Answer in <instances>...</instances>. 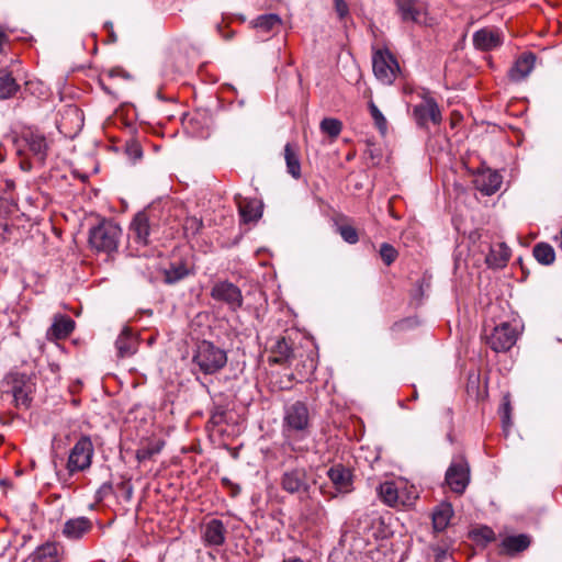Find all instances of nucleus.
I'll use <instances>...</instances> for the list:
<instances>
[{
  "mask_svg": "<svg viewBox=\"0 0 562 562\" xmlns=\"http://www.w3.org/2000/svg\"><path fill=\"white\" fill-rule=\"evenodd\" d=\"M165 446V441L159 438L143 440L136 451V459L139 463L149 461L159 454Z\"/></svg>",
  "mask_w": 562,
  "mask_h": 562,
  "instance_id": "obj_22",
  "label": "nucleus"
},
{
  "mask_svg": "<svg viewBox=\"0 0 562 562\" xmlns=\"http://www.w3.org/2000/svg\"><path fill=\"white\" fill-rule=\"evenodd\" d=\"M137 345L138 342L136 337L128 328H124L115 341L117 356L125 358L134 355L137 350Z\"/></svg>",
  "mask_w": 562,
  "mask_h": 562,
  "instance_id": "obj_25",
  "label": "nucleus"
},
{
  "mask_svg": "<svg viewBox=\"0 0 562 562\" xmlns=\"http://www.w3.org/2000/svg\"><path fill=\"white\" fill-rule=\"evenodd\" d=\"M0 486H7V481H0Z\"/></svg>",
  "mask_w": 562,
  "mask_h": 562,
  "instance_id": "obj_55",
  "label": "nucleus"
},
{
  "mask_svg": "<svg viewBox=\"0 0 562 562\" xmlns=\"http://www.w3.org/2000/svg\"><path fill=\"white\" fill-rule=\"evenodd\" d=\"M370 114L374 121V125L384 135L387 131V121L379 108L371 101L369 102Z\"/></svg>",
  "mask_w": 562,
  "mask_h": 562,
  "instance_id": "obj_38",
  "label": "nucleus"
},
{
  "mask_svg": "<svg viewBox=\"0 0 562 562\" xmlns=\"http://www.w3.org/2000/svg\"><path fill=\"white\" fill-rule=\"evenodd\" d=\"M211 297L227 305L228 310L236 312L243 305L241 290L229 281H218L211 289Z\"/></svg>",
  "mask_w": 562,
  "mask_h": 562,
  "instance_id": "obj_9",
  "label": "nucleus"
},
{
  "mask_svg": "<svg viewBox=\"0 0 562 562\" xmlns=\"http://www.w3.org/2000/svg\"><path fill=\"white\" fill-rule=\"evenodd\" d=\"M19 65V60L14 58H10V66Z\"/></svg>",
  "mask_w": 562,
  "mask_h": 562,
  "instance_id": "obj_51",
  "label": "nucleus"
},
{
  "mask_svg": "<svg viewBox=\"0 0 562 562\" xmlns=\"http://www.w3.org/2000/svg\"><path fill=\"white\" fill-rule=\"evenodd\" d=\"M473 541H475L477 544L486 546L490 542L495 541L496 535L493 531L492 528L487 526H481L479 528H475L470 533Z\"/></svg>",
  "mask_w": 562,
  "mask_h": 562,
  "instance_id": "obj_35",
  "label": "nucleus"
},
{
  "mask_svg": "<svg viewBox=\"0 0 562 562\" xmlns=\"http://www.w3.org/2000/svg\"><path fill=\"white\" fill-rule=\"evenodd\" d=\"M25 139L34 158L38 162L44 164L48 151V144L46 138L41 134L31 133Z\"/></svg>",
  "mask_w": 562,
  "mask_h": 562,
  "instance_id": "obj_27",
  "label": "nucleus"
},
{
  "mask_svg": "<svg viewBox=\"0 0 562 562\" xmlns=\"http://www.w3.org/2000/svg\"><path fill=\"white\" fill-rule=\"evenodd\" d=\"M91 529V522L83 517L69 519L63 529V533L72 540L81 538Z\"/></svg>",
  "mask_w": 562,
  "mask_h": 562,
  "instance_id": "obj_29",
  "label": "nucleus"
},
{
  "mask_svg": "<svg viewBox=\"0 0 562 562\" xmlns=\"http://www.w3.org/2000/svg\"><path fill=\"white\" fill-rule=\"evenodd\" d=\"M284 160L288 172L294 178L301 177V162L299 157V148L295 144L286 143L284 146Z\"/></svg>",
  "mask_w": 562,
  "mask_h": 562,
  "instance_id": "obj_30",
  "label": "nucleus"
},
{
  "mask_svg": "<svg viewBox=\"0 0 562 562\" xmlns=\"http://www.w3.org/2000/svg\"><path fill=\"white\" fill-rule=\"evenodd\" d=\"M238 211L244 223L256 222L262 215V204L256 199H244L238 204Z\"/></svg>",
  "mask_w": 562,
  "mask_h": 562,
  "instance_id": "obj_24",
  "label": "nucleus"
},
{
  "mask_svg": "<svg viewBox=\"0 0 562 562\" xmlns=\"http://www.w3.org/2000/svg\"><path fill=\"white\" fill-rule=\"evenodd\" d=\"M9 40L5 33L0 29V48H8Z\"/></svg>",
  "mask_w": 562,
  "mask_h": 562,
  "instance_id": "obj_46",
  "label": "nucleus"
},
{
  "mask_svg": "<svg viewBox=\"0 0 562 562\" xmlns=\"http://www.w3.org/2000/svg\"><path fill=\"white\" fill-rule=\"evenodd\" d=\"M503 44V36L498 29L483 27L473 34V45L476 49L488 52Z\"/></svg>",
  "mask_w": 562,
  "mask_h": 562,
  "instance_id": "obj_14",
  "label": "nucleus"
},
{
  "mask_svg": "<svg viewBox=\"0 0 562 562\" xmlns=\"http://www.w3.org/2000/svg\"><path fill=\"white\" fill-rule=\"evenodd\" d=\"M30 560L32 562H59L60 548L54 542H46L30 555Z\"/></svg>",
  "mask_w": 562,
  "mask_h": 562,
  "instance_id": "obj_26",
  "label": "nucleus"
},
{
  "mask_svg": "<svg viewBox=\"0 0 562 562\" xmlns=\"http://www.w3.org/2000/svg\"><path fill=\"white\" fill-rule=\"evenodd\" d=\"M189 274V269L183 263L171 265L169 269L165 270V282L173 284Z\"/></svg>",
  "mask_w": 562,
  "mask_h": 562,
  "instance_id": "obj_36",
  "label": "nucleus"
},
{
  "mask_svg": "<svg viewBox=\"0 0 562 562\" xmlns=\"http://www.w3.org/2000/svg\"><path fill=\"white\" fill-rule=\"evenodd\" d=\"M376 492H398V487L395 485L394 482L385 481L384 483L380 484Z\"/></svg>",
  "mask_w": 562,
  "mask_h": 562,
  "instance_id": "obj_44",
  "label": "nucleus"
},
{
  "mask_svg": "<svg viewBox=\"0 0 562 562\" xmlns=\"http://www.w3.org/2000/svg\"><path fill=\"white\" fill-rule=\"evenodd\" d=\"M413 116L420 128H427L429 122L438 125L442 120L438 103L429 95H424L422 102L413 108Z\"/></svg>",
  "mask_w": 562,
  "mask_h": 562,
  "instance_id": "obj_10",
  "label": "nucleus"
},
{
  "mask_svg": "<svg viewBox=\"0 0 562 562\" xmlns=\"http://www.w3.org/2000/svg\"><path fill=\"white\" fill-rule=\"evenodd\" d=\"M518 336V326L504 322L494 327L493 331L487 337V344L494 351L504 352L516 344Z\"/></svg>",
  "mask_w": 562,
  "mask_h": 562,
  "instance_id": "obj_8",
  "label": "nucleus"
},
{
  "mask_svg": "<svg viewBox=\"0 0 562 562\" xmlns=\"http://www.w3.org/2000/svg\"><path fill=\"white\" fill-rule=\"evenodd\" d=\"M339 233L342 239L349 244H356L359 240L356 228L350 225H344L339 227Z\"/></svg>",
  "mask_w": 562,
  "mask_h": 562,
  "instance_id": "obj_41",
  "label": "nucleus"
},
{
  "mask_svg": "<svg viewBox=\"0 0 562 562\" xmlns=\"http://www.w3.org/2000/svg\"><path fill=\"white\" fill-rule=\"evenodd\" d=\"M94 454L91 438L82 435L69 451L67 469L69 472L85 471L90 468Z\"/></svg>",
  "mask_w": 562,
  "mask_h": 562,
  "instance_id": "obj_6",
  "label": "nucleus"
},
{
  "mask_svg": "<svg viewBox=\"0 0 562 562\" xmlns=\"http://www.w3.org/2000/svg\"><path fill=\"white\" fill-rule=\"evenodd\" d=\"M122 235L121 227L113 221H102L90 229L89 244L99 252L111 254L117 249Z\"/></svg>",
  "mask_w": 562,
  "mask_h": 562,
  "instance_id": "obj_3",
  "label": "nucleus"
},
{
  "mask_svg": "<svg viewBox=\"0 0 562 562\" xmlns=\"http://www.w3.org/2000/svg\"><path fill=\"white\" fill-rule=\"evenodd\" d=\"M503 177L496 170H484L476 176V188L485 195H492L501 189Z\"/></svg>",
  "mask_w": 562,
  "mask_h": 562,
  "instance_id": "obj_15",
  "label": "nucleus"
},
{
  "mask_svg": "<svg viewBox=\"0 0 562 562\" xmlns=\"http://www.w3.org/2000/svg\"><path fill=\"white\" fill-rule=\"evenodd\" d=\"M282 487L285 492H308L316 490V482L312 474H308L304 469H295L285 472L282 476Z\"/></svg>",
  "mask_w": 562,
  "mask_h": 562,
  "instance_id": "obj_11",
  "label": "nucleus"
},
{
  "mask_svg": "<svg viewBox=\"0 0 562 562\" xmlns=\"http://www.w3.org/2000/svg\"><path fill=\"white\" fill-rule=\"evenodd\" d=\"M3 387L5 392L12 394L16 406L24 408L30 406L34 384L27 374L18 371L8 373L3 380Z\"/></svg>",
  "mask_w": 562,
  "mask_h": 562,
  "instance_id": "obj_4",
  "label": "nucleus"
},
{
  "mask_svg": "<svg viewBox=\"0 0 562 562\" xmlns=\"http://www.w3.org/2000/svg\"><path fill=\"white\" fill-rule=\"evenodd\" d=\"M379 498L386 506L395 509H411L414 507L418 494H378Z\"/></svg>",
  "mask_w": 562,
  "mask_h": 562,
  "instance_id": "obj_20",
  "label": "nucleus"
},
{
  "mask_svg": "<svg viewBox=\"0 0 562 562\" xmlns=\"http://www.w3.org/2000/svg\"><path fill=\"white\" fill-rule=\"evenodd\" d=\"M327 475L334 486L338 490H346L351 485L352 472L342 464H335L327 471Z\"/></svg>",
  "mask_w": 562,
  "mask_h": 562,
  "instance_id": "obj_23",
  "label": "nucleus"
},
{
  "mask_svg": "<svg viewBox=\"0 0 562 562\" xmlns=\"http://www.w3.org/2000/svg\"><path fill=\"white\" fill-rule=\"evenodd\" d=\"M397 11L405 22L426 23L427 10L419 0H396Z\"/></svg>",
  "mask_w": 562,
  "mask_h": 562,
  "instance_id": "obj_12",
  "label": "nucleus"
},
{
  "mask_svg": "<svg viewBox=\"0 0 562 562\" xmlns=\"http://www.w3.org/2000/svg\"><path fill=\"white\" fill-rule=\"evenodd\" d=\"M7 61V48H0V65Z\"/></svg>",
  "mask_w": 562,
  "mask_h": 562,
  "instance_id": "obj_48",
  "label": "nucleus"
},
{
  "mask_svg": "<svg viewBox=\"0 0 562 562\" xmlns=\"http://www.w3.org/2000/svg\"><path fill=\"white\" fill-rule=\"evenodd\" d=\"M124 496L125 499H128L131 497V494L128 493H125V494H122Z\"/></svg>",
  "mask_w": 562,
  "mask_h": 562,
  "instance_id": "obj_54",
  "label": "nucleus"
},
{
  "mask_svg": "<svg viewBox=\"0 0 562 562\" xmlns=\"http://www.w3.org/2000/svg\"><path fill=\"white\" fill-rule=\"evenodd\" d=\"M283 562H303V561L299 558H293V559L284 560Z\"/></svg>",
  "mask_w": 562,
  "mask_h": 562,
  "instance_id": "obj_50",
  "label": "nucleus"
},
{
  "mask_svg": "<svg viewBox=\"0 0 562 562\" xmlns=\"http://www.w3.org/2000/svg\"><path fill=\"white\" fill-rule=\"evenodd\" d=\"M319 128L322 133L328 135L330 138H337L341 133L342 123L337 119L326 117L321 122Z\"/></svg>",
  "mask_w": 562,
  "mask_h": 562,
  "instance_id": "obj_37",
  "label": "nucleus"
},
{
  "mask_svg": "<svg viewBox=\"0 0 562 562\" xmlns=\"http://www.w3.org/2000/svg\"><path fill=\"white\" fill-rule=\"evenodd\" d=\"M510 257V250L505 244H497L491 247L490 254L486 256V262L494 268L503 267Z\"/></svg>",
  "mask_w": 562,
  "mask_h": 562,
  "instance_id": "obj_31",
  "label": "nucleus"
},
{
  "mask_svg": "<svg viewBox=\"0 0 562 562\" xmlns=\"http://www.w3.org/2000/svg\"><path fill=\"white\" fill-rule=\"evenodd\" d=\"M281 23V18L278 14L270 13L258 16L255 20L254 25L258 32L268 34L276 29H279Z\"/></svg>",
  "mask_w": 562,
  "mask_h": 562,
  "instance_id": "obj_32",
  "label": "nucleus"
},
{
  "mask_svg": "<svg viewBox=\"0 0 562 562\" xmlns=\"http://www.w3.org/2000/svg\"><path fill=\"white\" fill-rule=\"evenodd\" d=\"M130 153H131V155H133L136 158L142 157V154H143L140 147L137 144H133L130 147Z\"/></svg>",
  "mask_w": 562,
  "mask_h": 562,
  "instance_id": "obj_47",
  "label": "nucleus"
},
{
  "mask_svg": "<svg viewBox=\"0 0 562 562\" xmlns=\"http://www.w3.org/2000/svg\"><path fill=\"white\" fill-rule=\"evenodd\" d=\"M150 224L148 215L145 212H138L130 225L128 238L138 246L149 244Z\"/></svg>",
  "mask_w": 562,
  "mask_h": 562,
  "instance_id": "obj_13",
  "label": "nucleus"
},
{
  "mask_svg": "<svg viewBox=\"0 0 562 562\" xmlns=\"http://www.w3.org/2000/svg\"><path fill=\"white\" fill-rule=\"evenodd\" d=\"M192 362L202 373L214 374L226 366L227 353L213 342L202 340L196 345Z\"/></svg>",
  "mask_w": 562,
  "mask_h": 562,
  "instance_id": "obj_2",
  "label": "nucleus"
},
{
  "mask_svg": "<svg viewBox=\"0 0 562 562\" xmlns=\"http://www.w3.org/2000/svg\"><path fill=\"white\" fill-rule=\"evenodd\" d=\"M531 544V537L526 533L506 536L501 543L502 552L515 555L526 551Z\"/></svg>",
  "mask_w": 562,
  "mask_h": 562,
  "instance_id": "obj_18",
  "label": "nucleus"
},
{
  "mask_svg": "<svg viewBox=\"0 0 562 562\" xmlns=\"http://www.w3.org/2000/svg\"><path fill=\"white\" fill-rule=\"evenodd\" d=\"M536 63V56L532 53H524L519 56L512 68L509 69L508 77L512 81L519 82L526 79L532 71Z\"/></svg>",
  "mask_w": 562,
  "mask_h": 562,
  "instance_id": "obj_16",
  "label": "nucleus"
},
{
  "mask_svg": "<svg viewBox=\"0 0 562 562\" xmlns=\"http://www.w3.org/2000/svg\"><path fill=\"white\" fill-rule=\"evenodd\" d=\"M271 351L273 355L271 357V361L274 363H283L289 361L293 353L291 345L286 341L284 337L279 338L276 341Z\"/></svg>",
  "mask_w": 562,
  "mask_h": 562,
  "instance_id": "obj_33",
  "label": "nucleus"
},
{
  "mask_svg": "<svg viewBox=\"0 0 562 562\" xmlns=\"http://www.w3.org/2000/svg\"><path fill=\"white\" fill-rule=\"evenodd\" d=\"M75 321L67 315H56L49 329L47 330L48 339H65L75 329Z\"/></svg>",
  "mask_w": 562,
  "mask_h": 562,
  "instance_id": "obj_17",
  "label": "nucleus"
},
{
  "mask_svg": "<svg viewBox=\"0 0 562 562\" xmlns=\"http://www.w3.org/2000/svg\"><path fill=\"white\" fill-rule=\"evenodd\" d=\"M41 82L34 81V80H26L24 82V87L26 91H30L31 93H35L36 91H40Z\"/></svg>",
  "mask_w": 562,
  "mask_h": 562,
  "instance_id": "obj_45",
  "label": "nucleus"
},
{
  "mask_svg": "<svg viewBox=\"0 0 562 562\" xmlns=\"http://www.w3.org/2000/svg\"><path fill=\"white\" fill-rule=\"evenodd\" d=\"M202 221L196 217H188L184 222L183 229L187 235H195L202 228Z\"/></svg>",
  "mask_w": 562,
  "mask_h": 562,
  "instance_id": "obj_42",
  "label": "nucleus"
},
{
  "mask_svg": "<svg viewBox=\"0 0 562 562\" xmlns=\"http://www.w3.org/2000/svg\"><path fill=\"white\" fill-rule=\"evenodd\" d=\"M372 67L376 79L384 85L393 83L400 72V65L387 48L373 52Z\"/></svg>",
  "mask_w": 562,
  "mask_h": 562,
  "instance_id": "obj_5",
  "label": "nucleus"
},
{
  "mask_svg": "<svg viewBox=\"0 0 562 562\" xmlns=\"http://www.w3.org/2000/svg\"><path fill=\"white\" fill-rule=\"evenodd\" d=\"M13 69L9 67L0 68V99L7 100L14 97L20 90V85L13 77Z\"/></svg>",
  "mask_w": 562,
  "mask_h": 562,
  "instance_id": "obj_21",
  "label": "nucleus"
},
{
  "mask_svg": "<svg viewBox=\"0 0 562 562\" xmlns=\"http://www.w3.org/2000/svg\"><path fill=\"white\" fill-rule=\"evenodd\" d=\"M119 72H120L119 70H111L110 76L113 77V76H115Z\"/></svg>",
  "mask_w": 562,
  "mask_h": 562,
  "instance_id": "obj_52",
  "label": "nucleus"
},
{
  "mask_svg": "<svg viewBox=\"0 0 562 562\" xmlns=\"http://www.w3.org/2000/svg\"><path fill=\"white\" fill-rule=\"evenodd\" d=\"M335 11L340 20L349 14V7L345 0H334Z\"/></svg>",
  "mask_w": 562,
  "mask_h": 562,
  "instance_id": "obj_43",
  "label": "nucleus"
},
{
  "mask_svg": "<svg viewBox=\"0 0 562 562\" xmlns=\"http://www.w3.org/2000/svg\"><path fill=\"white\" fill-rule=\"evenodd\" d=\"M453 516V509L451 504L441 503L439 504L434 513H432V527L437 532L443 531Z\"/></svg>",
  "mask_w": 562,
  "mask_h": 562,
  "instance_id": "obj_28",
  "label": "nucleus"
},
{
  "mask_svg": "<svg viewBox=\"0 0 562 562\" xmlns=\"http://www.w3.org/2000/svg\"><path fill=\"white\" fill-rule=\"evenodd\" d=\"M536 260L544 266L552 265L555 260V252L553 247L547 243H539L532 250Z\"/></svg>",
  "mask_w": 562,
  "mask_h": 562,
  "instance_id": "obj_34",
  "label": "nucleus"
},
{
  "mask_svg": "<svg viewBox=\"0 0 562 562\" xmlns=\"http://www.w3.org/2000/svg\"><path fill=\"white\" fill-rule=\"evenodd\" d=\"M397 250L390 244L383 243L380 247V256L386 266H391L397 258Z\"/></svg>",
  "mask_w": 562,
  "mask_h": 562,
  "instance_id": "obj_39",
  "label": "nucleus"
},
{
  "mask_svg": "<svg viewBox=\"0 0 562 562\" xmlns=\"http://www.w3.org/2000/svg\"><path fill=\"white\" fill-rule=\"evenodd\" d=\"M430 550L434 554V562H445L448 557L450 555L449 554V546L443 543V544H432L430 547Z\"/></svg>",
  "mask_w": 562,
  "mask_h": 562,
  "instance_id": "obj_40",
  "label": "nucleus"
},
{
  "mask_svg": "<svg viewBox=\"0 0 562 562\" xmlns=\"http://www.w3.org/2000/svg\"><path fill=\"white\" fill-rule=\"evenodd\" d=\"M470 467L462 456L453 458L446 471L445 482L451 492H464L470 483Z\"/></svg>",
  "mask_w": 562,
  "mask_h": 562,
  "instance_id": "obj_7",
  "label": "nucleus"
},
{
  "mask_svg": "<svg viewBox=\"0 0 562 562\" xmlns=\"http://www.w3.org/2000/svg\"><path fill=\"white\" fill-rule=\"evenodd\" d=\"M405 324V321L394 323L391 327L392 330H400Z\"/></svg>",
  "mask_w": 562,
  "mask_h": 562,
  "instance_id": "obj_49",
  "label": "nucleus"
},
{
  "mask_svg": "<svg viewBox=\"0 0 562 562\" xmlns=\"http://www.w3.org/2000/svg\"><path fill=\"white\" fill-rule=\"evenodd\" d=\"M311 416L307 405L296 401L284 407L282 434L288 440L304 439L308 436Z\"/></svg>",
  "mask_w": 562,
  "mask_h": 562,
  "instance_id": "obj_1",
  "label": "nucleus"
},
{
  "mask_svg": "<svg viewBox=\"0 0 562 562\" xmlns=\"http://www.w3.org/2000/svg\"><path fill=\"white\" fill-rule=\"evenodd\" d=\"M70 112L78 115V109L74 108V109H70Z\"/></svg>",
  "mask_w": 562,
  "mask_h": 562,
  "instance_id": "obj_53",
  "label": "nucleus"
},
{
  "mask_svg": "<svg viewBox=\"0 0 562 562\" xmlns=\"http://www.w3.org/2000/svg\"><path fill=\"white\" fill-rule=\"evenodd\" d=\"M226 528L218 519H212L205 524L203 539L207 546L218 547L225 542Z\"/></svg>",
  "mask_w": 562,
  "mask_h": 562,
  "instance_id": "obj_19",
  "label": "nucleus"
}]
</instances>
